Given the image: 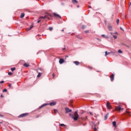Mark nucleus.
<instances>
[{
  "mask_svg": "<svg viewBox=\"0 0 131 131\" xmlns=\"http://www.w3.org/2000/svg\"><path fill=\"white\" fill-rule=\"evenodd\" d=\"M72 118H73L74 121H76L78 118H79V115L77 113V111L75 112L74 116L72 117Z\"/></svg>",
  "mask_w": 131,
  "mask_h": 131,
  "instance_id": "obj_1",
  "label": "nucleus"
},
{
  "mask_svg": "<svg viewBox=\"0 0 131 131\" xmlns=\"http://www.w3.org/2000/svg\"><path fill=\"white\" fill-rule=\"evenodd\" d=\"M49 16H50V17H52V15L51 14H46L45 16H41L40 17V18L41 19V20L42 19H48V20H50V18L49 17Z\"/></svg>",
  "mask_w": 131,
  "mask_h": 131,
  "instance_id": "obj_2",
  "label": "nucleus"
},
{
  "mask_svg": "<svg viewBox=\"0 0 131 131\" xmlns=\"http://www.w3.org/2000/svg\"><path fill=\"white\" fill-rule=\"evenodd\" d=\"M29 115V113H26L24 114H21L19 116H18V118H22L23 117H26V116H28Z\"/></svg>",
  "mask_w": 131,
  "mask_h": 131,
  "instance_id": "obj_3",
  "label": "nucleus"
},
{
  "mask_svg": "<svg viewBox=\"0 0 131 131\" xmlns=\"http://www.w3.org/2000/svg\"><path fill=\"white\" fill-rule=\"evenodd\" d=\"M115 110L116 111H121L122 110H123V108H122L121 107V105H119V106H116L115 107Z\"/></svg>",
  "mask_w": 131,
  "mask_h": 131,
  "instance_id": "obj_4",
  "label": "nucleus"
},
{
  "mask_svg": "<svg viewBox=\"0 0 131 131\" xmlns=\"http://www.w3.org/2000/svg\"><path fill=\"white\" fill-rule=\"evenodd\" d=\"M106 108L108 109V110H110V109H112V106H111V104L109 102V101H107L106 102Z\"/></svg>",
  "mask_w": 131,
  "mask_h": 131,
  "instance_id": "obj_5",
  "label": "nucleus"
},
{
  "mask_svg": "<svg viewBox=\"0 0 131 131\" xmlns=\"http://www.w3.org/2000/svg\"><path fill=\"white\" fill-rule=\"evenodd\" d=\"M65 110H66V114L69 113V112H71V111H72V110L69 109V108H68V107H66Z\"/></svg>",
  "mask_w": 131,
  "mask_h": 131,
  "instance_id": "obj_6",
  "label": "nucleus"
},
{
  "mask_svg": "<svg viewBox=\"0 0 131 131\" xmlns=\"http://www.w3.org/2000/svg\"><path fill=\"white\" fill-rule=\"evenodd\" d=\"M53 16L54 17H57V18H60V19H61V16L59 15V14H58L56 13H53Z\"/></svg>",
  "mask_w": 131,
  "mask_h": 131,
  "instance_id": "obj_7",
  "label": "nucleus"
},
{
  "mask_svg": "<svg viewBox=\"0 0 131 131\" xmlns=\"http://www.w3.org/2000/svg\"><path fill=\"white\" fill-rule=\"evenodd\" d=\"M65 61V60H64V59L63 58H60L59 59V64H63V63Z\"/></svg>",
  "mask_w": 131,
  "mask_h": 131,
  "instance_id": "obj_8",
  "label": "nucleus"
},
{
  "mask_svg": "<svg viewBox=\"0 0 131 131\" xmlns=\"http://www.w3.org/2000/svg\"><path fill=\"white\" fill-rule=\"evenodd\" d=\"M57 104V102L55 101L52 102L50 103V106H55Z\"/></svg>",
  "mask_w": 131,
  "mask_h": 131,
  "instance_id": "obj_9",
  "label": "nucleus"
},
{
  "mask_svg": "<svg viewBox=\"0 0 131 131\" xmlns=\"http://www.w3.org/2000/svg\"><path fill=\"white\" fill-rule=\"evenodd\" d=\"M73 63H74V64L76 65V66H78V65H79L80 64V62H79V61H73Z\"/></svg>",
  "mask_w": 131,
  "mask_h": 131,
  "instance_id": "obj_10",
  "label": "nucleus"
},
{
  "mask_svg": "<svg viewBox=\"0 0 131 131\" xmlns=\"http://www.w3.org/2000/svg\"><path fill=\"white\" fill-rule=\"evenodd\" d=\"M111 81H113L114 80V74H112L110 77Z\"/></svg>",
  "mask_w": 131,
  "mask_h": 131,
  "instance_id": "obj_11",
  "label": "nucleus"
},
{
  "mask_svg": "<svg viewBox=\"0 0 131 131\" xmlns=\"http://www.w3.org/2000/svg\"><path fill=\"white\" fill-rule=\"evenodd\" d=\"M47 105H48V104H47V103H45V104H42V105H41V106L39 107V109H41V108H43V107H45V106H47Z\"/></svg>",
  "mask_w": 131,
  "mask_h": 131,
  "instance_id": "obj_12",
  "label": "nucleus"
},
{
  "mask_svg": "<svg viewBox=\"0 0 131 131\" xmlns=\"http://www.w3.org/2000/svg\"><path fill=\"white\" fill-rule=\"evenodd\" d=\"M72 3L75 4H78V2H77L76 0H72Z\"/></svg>",
  "mask_w": 131,
  "mask_h": 131,
  "instance_id": "obj_13",
  "label": "nucleus"
},
{
  "mask_svg": "<svg viewBox=\"0 0 131 131\" xmlns=\"http://www.w3.org/2000/svg\"><path fill=\"white\" fill-rule=\"evenodd\" d=\"M108 115H109V114H107L104 117V120H107V119L108 118Z\"/></svg>",
  "mask_w": 131,
  "mask_h": 131,
  "instance_id": "obj_14",
  "label": "nucleus"
},
{
  "mask_svg": "<svg viewBox=\"0 0 131 131\" xmlns=\"http://www.w3.org/2000/svg\"><path fill=\"white\" fill-rule=\"evenodd\" d=\"M113 126H114V127H116V121L113 122Z\"/></svg>",
  "mask_w": 131,
  "mask_h": 131,
  "instance_id": "obj_15",
  "label": "nucleus"
},
{
  "mask_svg": "<svg viewBox=\"0 0 131 131\" xmlns=\"http://www.w3.org/2000/svg\"><path fill=\"white\" fill-rule=\"evenodd\" d=\"M24 16H25V14L23 13L20 14V18H24Z\"/></svg>",
  "mask_w": 131,
  "mask_h": 131,
  "instance_id": "obj_16",
  "label": "nucleus"
},
{
  "mask_svg": "<svg viewBox=\"0 0 131 131\" xmlns=\"http://www.w3.org/2000/svg\"><path fill=\"white\" fill-rule=\"evenodd\" d=\"M24 66L25 67H29V64L27 63H25L24 64Z\"/></svg>",
  "mask_w": 131,
  "mask_h": 131,
  "instance_id": "obj_17",
  "label": "nucleus"
},
{
  "mask_svg": "<svg viewBox=\"0 0 131 131\" xmlns=\"http://www.w3.org/2000/svg\"><path fill=\"white\" fill-rule=\"evenodd\" d=\"M108 28L109 30H110L111 31L112 30V26H108Z\"/></svg>",
  "mask_w": 131,
  "mask_h": 131,
  "instance_id": "obj_18",
  "label": "nucleus"
},
{
  "mask_svg": "<svg viewBox=\"0 0 131 131\" xmlns=\"http://www.w3.org/2000/svg\"><path fill=\"white\" fill-rule=\"evenodd\" d=\"M101 36H102V37H105V38H108V36L105 35H102Z\"/></svg>",
  "mask_w": 131,
  "mask_h": 131,
  "instance_id": "obj_19",
  "label": "nucleus"
},
{
  "mask_svg": "<svg viewBox=\"0 0 131 131\" xmlns=\"http://www.w3.org/2000/svg\"><path fill=\"white\" fill-rule=\"evenodd\" d=\"M126 113H127L128 114H129V116H130V112H129L128 111V110H126Z\"/></svg>",
  "mask_w": 131,
  "mask_h": 131,
  "instance_id": "obj_20",
  "label": "nucleus"
},
{
  "mask_svg": "<svg viewBox=\"0 0 131 131\" xmlns=\"http://www.w3.org/2000/svg\"><path fill=\"white\" fill-rule=\"evenodd\" d=\"M11 70V71H15V70H16V68H12Z\"/></svg>",
  "mask_w": 131,
  "mask_h": 131,
  "instance_id": "obj_21",
  "label": "nucleus"
},
{
  "mask_svg": "<svg viewBox=\"0 0 131 131\" xmlns=\"http://www.w3.org/2000/svg\"><path fill=\"white\" fill-rule=\"evenodd\" d=\"M40 76H41V73H39L38 75L37 76V77H40Z\"/></svg>",
  "mask_w": 131,
  "mask_h": 131,
  "instance_id": "obj_22",
  "label": "nucleus"
},
{
  "mask_svg": "<svg viewBox=\"0 0 131 131\" xmlns=\"http://www.w3.org/2000/svg\"><path fill=\"white\" fill-rule=\"evenodd\" d=\"M59 126H66V125L64 124H59Z\"/></svg>",
  "mask_w": 131,
  "mask_h": 131,
  "instance_id": "obj_23",
  "label": "nucleus"
},
{
  "mask_svg": "<svg viewBox=\"0 0 131 131\" xmlns=\"http://www.w3.org/2000/svg\"><path fill=\"white\" fill-rule=\"evenodd\" d=\"M54 113L55 114H57V113H58V110H56V109H54Z\"/></svg>",
  "mask_w": 131,
  "mask_h": 131,
  "instance_id": "obj_24",
  "label": "nucleus"
},
{
  "mask_svg": "<svg viewBox=\"0 0 131 131\" xmlns=\"http://www.w3.org/2000/svg\"><path fill=\"white\" fill-rule=\"evenodd\" d=\"M118 52L119 54H122V51H121V50H118Z\"/></svg>",
  "mask_w": 131,
  "mask_h": 131,
  "instance_id": "obj_25",
  "label": "nucleus"
},
{
  "mask_svg": "<svg viewBox=\"0 0 131 131\" xmlns=\"http://www.w3.org/2000/svg\"><path fill=\"white\" fill-rule=\"evenodd\" d=\"M116 22H117V25H118V24H119V19H117Z\"/></svg>",
  "mask_w": 131,
  "mask_h": 131,
  "instance_id": "obj_26",
  "label": "nucleus"
},
{
  "mask_svg": "<svg viewBox=\"0 0 131 131\" xmlns=\"http://www.w3.org/2000/svg\"><path fill=\"white\" fill-rule=\"evenodd\" d=\"M81 28H82V29H84V28H85V26H84V25L82 26Z\"/></svg>",
  "mask_w": 131,
  "mask_h": 131,
  "instance_id": "obj_27",
  "label": "nucleus"
},
{
  "mask_svg": "<svg viewBox=\"0 0 131 131\" xmlns=\"http://www.w3.org/2000/svg\"><path fill=\"white\" fill-rule=\"evenodd\" d=\"M40 21H41V19H40V18H39L38 20L37 21V23H39V22H40Z\"/></svg>",
  "mask_w": 131,
  "mask_h": 131,
  "instance_id": "obj_28",
  "label": "nucleus"
},
{
  "mask_svg": "<svg viewBox=\"0 0 131 131\" xmlns=\"http://www.w3.org/2000/svg\"><path fill=\"white\" fill-rule=\"evenodd\" d=\"M13 73L12 72H10L8 73V75H12Z\"/></svg>",
  "mask_w": 131,
  "mask_h": 131,
  "instance_id": "obj_29",
  "label": "nucleus"
},
{
  "mask_svg": "<svg viewBox=\"0 0 131 131\" xmlns=\"http://www.w3.org/2000/svg\"><path fill=\"white\" fill-rule=\"evenodd\" d=\"M93 129H94L95 131H97V128H96V125H95L94 128H93Z\"/></svg>",
  "mask_w": 131,
  "mask_h": 131,
  "instance_id": "obj_30",
  "label": "nucleus"
},
{
  "mask_svg": "<svg viewBox=\"0 0 131 131\" xmlns=\"http://www.w3.org/2000/svg\"><path fill=\"white\" fill-rule=\"evenodd\" d=\"M85 33H90V31L89 30H87V31H85Z\"/></svg>",
  "mask_w": 131,
  "mask_h": 131,
  "instance_id": "obj_31",
  "label": "nucleus"
},
{
  "mask_svg": "<svg viewBox=\"0 0 131 131\" xmlns=\"http://www.w3.org/2000/svg\"><path fill=\"white\" fill-rule=\"evenodd\" d=\"M49 30H50V31H52V30H53V28L52 27H50L49 28Z\"/></svg>",
  "mask_w": 131,
  "mask_h": 131,
  "instance_id": "obj_32",
  "label": "nucleus"
},
{
  "mask_svg": "<svg viewBox=\"0 0 131 131\" xmlns=\"http://www.w3.org/2000/svg\"><path fill=\"white\" fill-rule=\"evenodd\" d=\"M88 68L89 69H90L91 70H92V69H93V67H88Z\"/></svg>",
  "mask_w": 131,
  "mask_h": 131,
  "instance_id": "obj_33",
  "label": "nucleus"
},
{
  "mask_svg": "<svg viewBox=\"0 0 131 131\" xmlns=\"http://www.w3.org/2000/svg\"><path fill=\"white\" fill-rule=\"evenodd\" d=\"M113 37H114V38L116 39V38H117V36L113 35Z\"/></svg>",
  "mask_w": 131,
  "mask_h": 131,
  "instance_id": "obj_34",
  "label": "nucleus"
},
{
  "mask_svg": "<svg viewBox=\"0 0 131 131\" xmlns=\"http://www.w3.org/2000/svg\"><path fill=\"white\" fill-rule=\"evenodd\" d=\"M105 56H108V52L107 51H105Z\"/></svg>",
  "mask_w": 131,
  "mask_h": 131,
  "instance_id": "obj_35",
  "label": "nucleus"
},
{
  "mask_svg": "<svg viewBox=\"0 0 131 131\" xmlns=\"http://www.w3.org/2000/svg\"><path fill=\"white\" fill-rule=\"evenodd\" d=\"M7 89H4V90H3V93H6V92H7Z\"/></svg>",
  "mask_w": 131,
  "mask_h": 131,
  "instance_id": "obj_36",
  "label": "nucleus"
},
{
  "mask_svg": "<svg viewBox=\"0 0 131 131\" xmlns=\"http://www.w3.org/2000/svg\"><path fill=\"white\" fill-rule=\"evenodd\" d=\"M8 86H9V88H11L12 86V84H9L8 85Z\"/></svg>",
  "mask_w": 131,
  "mask_h": 131,
  "instance_id": "obj_37",
  "label": "nucleus"
},
{
  "mask_svg": "<svg viewBox=\"0 0 131 131\" xmlns=\"http://www.w3.org/2000/svg\"><path fill=\"white\" fill-rule=\"evenodd\" d=\"M65 50H66V48L64 47L62 48V51H65Z\"/></svg>",
  "mask_w": 131,
  "mask_h": 131,
  "instance_id": "obj_38",
  "label": "nucleus"
},
{
  "mask_svg": "<svg viewBox=\"0 0 131 131\" xmlns=\"http://www.w3.org/2000/svg\"><path fill=\"white\" fill-rule=\"evenodd\" d=\"M110 53H111V54H115V52H114L113 51H111Z\"/></svg>",
  "mask_w": 131,
  "mask_h": 131,
  "instance_id": "obj_39",
  "label": "nucleus"
},
{
  "mask_svg": "<svg viewBox=\"0 0 131 131\" xmlns=\"http://www.w3.org/2000/svg\"><path fill=\"white\" fill-rule=\"evenodd\" d=\"M4 81H0V83H4Z\"/></svg>",
  "mask_w": 131,
  "mask_h": 131,
  "instance_id": "obj_40",
  "label": "nucleus"
},
{
  "mask_svg": "<svg viewBox=\"0 0 131 131\" xmlns=\"http://www.w3.org/2000/svg\"><path fill=\"white\" fill-rule=\"evenodd\" d=\"M38 117H39V115L36 116V118H38Z\"/></svg>",
  "mask_w": 131,
  "mask_h": 131,
  "instance_id": "obj_41",
  "label": "nucleus"
},
{
  "mask_svg": "<svg viewBox=\"0 0 131 131\" xmlns=\"http://www.w3.org/2000/svg\"><path fill=\"white\" fill-rule=\"evenodd\" d=\"M120 29H121V30H122L123 31H124V30H123V29H122V28L120 27Z\"/></svg>",
  "mask_w": 131,
  "mask_h": 131,
  "instance_id": "obj_42",
  "label": "nucleus"
},
{
  "mask_svg": "<svg viewBox=\"0 0 131 131\" xmlns=\"http://www.w3.org/2000/svg\"><path fill=\"white\" fill-rule=\"evenodd\" d=\"M1 98H4V95H3V94H2V95H1Z\"/></svg>",
  "mask_w": 131,
  "mask_h": 131,
  "instance_id": "obj_43",
  "label": "nucleus"
},
{
  "mask_svg": "<svg viewBox=\"0 0 131 131\" xmlns=\"http://www.w3.org/2000/svg\"><path fill=\"white\" fill-rule=\"evenodd\" d=\"M0 117H4V115L0 114Z\"/></svg>",
  "mask_w": 131,
  "mask_h": 131,
  "instance_id": "obj_44",
  "label": "nucleus"
},
{
  "mask_svg": "<svg viewBox=\"0 0 131 131\" xmlns=\"http://www.w3.org/2000/svg\"><path fill=\"white\" fill-rule=\"evenodd\" d=\"M69 115H70V116H73V115H72V114H69Z\"/></svg>",
  "mask_w": 131,
  "mask_h": 131,
  "instance_id": "obj_45",
  "label": "nucleus"
},
{
  "mask_svg": "<svg viewBox=\"0 0 131 131\" xmlns=\"http://www.w3.org/2000/svg\"><path fill=\"white\" fill-rule=\"evenodd\" d=\"M52 76H53V78H54V77H55V74L54 73L53 74Z\"/></svg>",
  "mask_w": 131,
  "mask_h": 131,
  "instance_id": "obj_46",
  "label": "nucleus"
},
{
  "mask_svg": "<svg viewBox=\"0 0 131 131\" xmlns=\"http://www.w3.org/2000/svg\"><path fill=\"white\" fill-rule=\"evenodd\" d=\"M89 113H90V114L91 115H93V114L92 113V112H90Z\"/></svg>",
  "mask_w": 131,
  "mask_h": 131,
  "instance_id": "obj_47",
  "label": "nucleus"
},
{
  "mask_svg": "<svg viewBox=\"0 0 131 131\" xmlns=\"http://www.w3.org/2000/svg\"><path fill=\"white\" fill-rule=\"evenodd\" d=\"M89 9H91L92 8V6H89Z\"/></svg>",
  "mask_w": 131,
  "mask_h": 131,
  "instance_id": "obj_48",
  "label": "nucleus"
},
{
  "mask_svg": "<svg viewBox=\"0 0 131 131\" xmlns=\"http://www.w3.org/2000/svg\"><path fill=\"white\" fill-rule=\"evenodd\" d=\"M32 26H31V27H30V29H32Z\"/></svg>",
  "mask_w": 131,
  "mask_h": 131,
  "instance_id": "obj_49",
  "label": "nucleus"
},
{
  "mask_svg": "<svg viewBox=\"0 0 131 131\" xmlns=\"http://www.w3.org/2000/svg\"><path fill=\"white\" fill-rule=\"evenodd\" d=\"M107 54H108V55H109V54H111V53L108 52V53H107Z\"/></svg>",
  "mask_w": 131,
  "mask_h": 131,
  "instance_id": "obj_50",
  "label": "nucleus"
},
{
  "mask_svg": "<svg viewBox=\"0 0 131 131\" xmlns=\"http://www.w3.org/2000/svg\"><path fill=\"white\" fill-rule=\"evenodd\" d=\"M77 7V8H79V5H78Z\"/></svg>",
  "mask_w": 131,
  "mask_h": 131,
  "instance_id": "obj_51",
  "label": "nucleus"
},
{
  "mask_svg": "<svg viewBox=\"0 0 131 131\" xmlns=\"http://www.w3.org/2000/svg\"><path fill=\"white\" fill-rule=\"evenodd\" d=\"M0 123H3V122H0Z\"/></svg>",
  "mask_w": 131,
  "mask_h": 131,
  "instance_id": "obj_52",
  "label": "nucleus"
},
{
  "mask_svg": "<svg viewBox=\"0 0 131 131\" xmlns=\"http://www.w3.org/2000/svg\"><path fill=\"white\" fill-rule=\"evenodd\" d=\"M106 1H107V2H109V1H110V0H106Z\"/></svg>",
  "mask_w": 131,
  "mask_h": 131,
  "instance_id": "obj_53",
  "label": "nucleus"
},
{
  "mask_svg": "<svg viewBox=\"0 0 131 131\" xmlns=\"http://www.w3.org/2000/svg\"><path fill=\"white\" fill-rule=\"evenodd\" d=\"M62 31H64V30H62Z\"/></svg>",
  "mask_w": 131,
  "mask_h": 131,
  "instance_id": "obj_54",
  "label": "nucleus"
},
{
  "mask_svg": "<svg viewBox=\"0 0 131 131\" xmlns=\"http://www.w3.org/2000/svg\"><path fill=\"white\" fill-rule=\"evenodd\" d=\"M131 5V2L130 3V5Z\"/></svg>",
  "mask_w": 131,
  "mask_h": 131,
  "instance_id": "obj_55",
  "label": "nucleus"
},
{
  "mask_svg": "<svg viewBox=\"0 0 131 131\" xmlns=\"http://www.w3.org/2000/svg\"><path fill=\"white\" fill-rule=\"evenodd\" d=\"M111 34H112V33H111Z\"/></svg>",
  "mask_w": 131,
  "mask_h": 131,
  "instance_id": "obj_56",
  "label": "nucleus"
},
{
  "mask_svg": "<svg viewBox=\"0 0 131 131\" xmlns=\"http://www.w3.org/2000/svg\"><path fill=\"white\" fill-rule=\"evenodd\" d=\"M66 57L67 58V57H68V56H66Z\"/></svg>",
  "mask_w": 131,
  "mask_h": 131,
  "instance_id": "obj_57",
  "label": "nucleus"
},
{
  "mask_svg": "<svg viewBox=\"0 0 131 131\" xmlns=\"http://www.w3.org/2000/svg\"><path fill=\"white\" fill-rule=\"evenodd\" d=\"M116 34H117V32H116Z\"/></svg>",
  "mask_w": 131,
  "mask_h": 131,
  "instance_id": "obj_58",
  "label": "nucleus"
},
{
  "mask_svg": "<svg viewBox=\"0 0 131 131\" xmlns=\"http://www.w3.org/2000/svg\"><path fill=\"white\" fill-rule=\"evenodd\" d=\"M0 89H1V86H0Z\"/></svg>",
  "mask_w": 131,
  "mask_h": 131,
  "instance_id": "obj_59",
  "label": "nucleus"
}]
</instances>
